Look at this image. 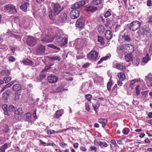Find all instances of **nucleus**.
<instances>
[{"mask_svg": "<svg viewBox=\"0 0 152 152\" xmlns=\"http://www.w3.org/2000/svg\"><path fill=\"white\" fill-rule=\"evenodd\" d=\"M62 114L61 113V111L60 110H57L56 111L55 113V117L56 118H58L61 116Z\"/></svg>", "mask_w": 152, "mask_h": 152, "instance_id": "nucleus-49", "label": "nucleus"}, {"mask_svg": "<svg viewBox=\"0 0 152 152\" xmlns=\"http://www.w3.org/2000/svg\"><path fill=\"white\" fill-rule=\"evenodd\" d=\"M90 151H94V152H96L97 151V149L96 147L94 146H91L90 148Z\"/></svg>", "mask_w": 152, "mask_h": 152, "instance_id": "nucleus-60", "label": "nucleus"}, {"mask_svg": "<svg viewBox=\"0 0 152 152\" xmlns=\"http://www.w3.org/2000/svg\"><path fill=\"white\" fill-rule=\"evenodd\" d=\"M102 2V0H93L91 3L94 5H97L101 4Z\"/></svg>", "mask_w": 152, "mask_h": 152, "instance_id": "nucleus-39", "label": "nucleus"}, {"mask_svg": "<svg viewBox=\"0 0 152 152\" xmlns=\"http://www.w3.org/2000/svg\"><path fill=\"white\" fill-rule=\"evenodd\" d=\"M150 59L151 58L149 57V54L147 53L145 56L142 58V61L145 63H147Z\"/></svg>", "mask_w": 152, "mask_h": 152, "instance_id": "nucleus-32", "label": "nucleus"}, {"mask_svg": "<svg viewBox=\"0 0 152 152\" xmlns=\"http://www.w3.org/2000/svg\"><path fill=\"white\" fill-rule=\"evenodd\" d=\"M26 120L30 122L31 121L32 116L31 114L30 113H26L24 116Z\"/></svg>", "mask_w": 152, "mask_h": 152, "instance_id": "nucleus-28", "label": "nucleus"}, {"mask_svg": "<svg viewBox=\"0 0 152 152\" xmlns=\"http://www.w3.org/2000/svg\"><path fill=\"white\" fill-rule=\"evenodd\" d=\"M92 96L90 94H88L86 95V98L88 101H90L91 100Z\"/></svg>", "mask_w": 152, "mask_h": 152, "instance_id": "nucleus-57", "label": "nucleus"}, {"mask_svg": "<svg viewBox=\"0 0 152 152\" xmlns=\"http://www.w3.org/2000/svg\"><path fill=\"white\" fill-rule=\"evenodd\" d=\"M139 59H136L134 60L133 62V64L135 66H137L139 64Z\"/></svg>", "mask_w": 152, "mask_h": 152, "instance_id": "nucleus-55", "label": "nucleus"}, {"mask_svg": "<svg viewBox=\"0 0 152 152\" xmlns=\"http://www.w3.org/2000/svg\"><path fill=\"white\" fill-rule=\"evenodd\" d=\"M22 62L25 65H29L33 66L34 65V62L28 59H23L22 61Z\"/></svg>", "mask_w": 152, "mask_h": 152, "instance_id": "nucleus-23", "label": "nucleus"}, {"mask_svg": "<svg viewBox=\"0 0 152 152\" xmlns=\"http://www.w3.org/2000/svg\"><path fill=\"white\" fill-rule=\"evenodd\" d=\"M55 131L53 130H48L47 131V133L48 134H52L55 133Z\"/></svg>", "mask_w": 152, "mask_h": 152, "instance_id": "nucleus-58", "label": "nucleus"}, {"mask_svg": "<svg viewBox=\"0 0 152 152\" xmlns=\"http://www.w3.org/2000/svg\"><path fill=\"white\" fill-rule=\"evenodd\" d=\"M37 42V40L36 38L31 36H29L27 39V44L28 46H33L36 44Z\"/></svg>", "mask_w": 152, "mask_h": 152, "instance_id": "nucleus-8", "label": "nucleus"}, {"mask_svg": "<svg viewBox=\"0 0 152 152\" xmlns=\"http://www.w3.org/2000/svg\"><path fill=\"white\" fill-rule=\"evenodd\" d=\"M8 148V144L7 143L2 145L0 148V152H5V150Z\"/></svg>", "mask_w": 152, "mask_h": 152, "instance_id": "nucleus-33", "label": "nucleus"}, {"mask_svg": "<svg viewBox=\"0 0 152 152\" xmlns=\"http://www.w3.org/2000/svg\"><path fill=\"white\" fill-rule=\"evenodd\" d=\"M98 144L102 148L107 147L108 145L104 141H102L98 142Z\"/></svg>", "mask_w": 152, "mask_h": 152, "instance_id": "nucleus-30", "label": "nucleus"}, {"mask_svg": "<svg viewBox=\"0 0 152 152\" xmlns=\"http://www.w3.org/2000/svg\"><path fill=\"white\" fill-rule=\"evenodd\" d=\"M132 46L131 45L126 44L122 45L121 46H120L119 48V49L120 50L124 49L129 52L130 48H132Z\"/></svg>", "mask_w": 152, "mask_h": 152, "instance_id": "nucleus-16", "label": "nucleus"}, {"mask_svg": "<svg viewBox=\"0 0 152 152\" xmlns=\"http://www.w3.org/2000/svg\"><path fill=\"white\" fill-rule=\"evenodd\" d=\"M85 25V22L83 19L82 18H79L76 23V26L77 27L81 28H83Z\"/></svg>", "mask_w": 152, "mask_h": 152, "instance_id": "nucleus-14", "label": "nucleus"}, {"mask_svg": "<svg viewBox=\"0 0 152 152\" xmlns=\"http://www.w3.org/2000/svg\"><path fill=\"white\" fill-rule=\"evenodd\" d=\"M48 69L46 67L40 72L39 77L41 79H44L46 76V74H47L46 73L48 72Z\"/></svg>", "mask_w": 152, "mask_h": 152, "instance_id": "nucleus-22", "label": "nucleus"}, {"mask_svg": "<svg viewBox=\"0 0 152 152\" xmlns=\"http://www.w3.org/2000/svg\"><path fill=\"white\" fill-rule=\"evenodd\" d=\"M63 90L61 86H59L57 87L56 90L53 91L54 93H58L64 91Z\"/></svg>", "mask_w": 152, "mask_h": 152, "instance_id": "nucleus-41", "label": "nucleus"}, {"mask_svg": "<svg viewBox=\"0 0 152 152\" xmlns=\"http://www.w3.org/2000/svg\"><path fill=\"white\" fill-rule=\"evenodd\" d=\"M129 132V129L128 128H125L123 130V133L125 135L127 134Z\"/></svg>", "mask_w": 152, "mask_h": 152, "instance_id": "nucleus-46", "label": "nucleus"}, {"mask_svg": "<svg viewBox=\"0 0 152 152\" xmlns=\"http://www.w3.org/2000/svg\"><path fill=\"white\" fill-rule=\"evenodd\" d=\"M67 19V15L65 13H62L59 18L58 20L61 23L64 22Z\"/></svg>", "mask_w": 152, "mask_h": 152, "instance_id": "nucleus-17", "label": "nucleus"}, {"mask_svg": "<svg viewBox=\"0 0 152 152\" xmlns=\"http://www.w3.org/2000/svg\"><path fill=\"white\" fill-rule=\"evenodd\" d=\"M53 37L50 34H48L41 39L42 43H47L52 42L53 40Z\"/></svg>", "mask_w": 152, "mask_h": 152, "instance_id": "nucleus-11", "label": "nucleus"}, {"mask_svg": "<svg viewBox=\"0 0 152 152\" xmlns=\"http://www.w3.org/2000/svg\"><path fill=\"white\" fill-rule=\"evenodd\" d=\"M60 146L63 148H66L67 146V145L66 144L63 142H61L59 143Z\"/></svg>", "mask_w": 152, "mask_h": 152, "instance_id": "nucleus-54", "label": "nucleus"}, {"mask_svg": "<svg viewBox=\"0 0 152 152\" xmlns=\"http://www.w3.org/2000/svg\"><path fill=\"white\" fill-rule=\"evenodd\" d=\"M45 50V46L40 44L37 45L36 50V53L37 55H41L44 53Z\"/></svg>", "mask_w": 152, "mask_h": 152, "instance_id": "nucleus-6", "label": "nucleus"}, {"mask_svg": "<svg viewBox=\"0 0 152 152\" xmlns=\"http://www.w3.org/2000/svg\"><path fill=\"white\" fill-rule=\"evenodd\" d=\"M113 67L121 71H123L126 69V66L122 63H118L116 61L113 62Z\"/></svg>", "mask_w": 152, "mask_h": 152, "instance_id": "nucleus-10", "label": "nucleus"}, {"mask_svg": "<svg viewBox=\"0 0 152 152\" xmlns=\"http://www.w3.org/2000/svg\"><path fill=\"white\" fill-rule=\"evenodd\" d=\"M97 41L102 44L104 43L103 38L101 36H98Z\"/></svg>", "mask_w": 152, "mask_h": 152, "instance_id": "nucleus-47", "label": "nucleus"}, {"mask_svg": "<svg viewBox=\"0 0 152 152\" xmlns=\"http://www.w3.org/2000/svg\"><path fill=\"white\" fill-rule=\"evenodd\" d=\"M22 115H20L14 113V118H15L16 120H19L21 119V117Z\"/></svg>", "mask_w": 152, "mask_h": 152, "instance_id": "nucleus-44", "label": "nucleus"}, {"mask_svg": "<svg viewBox=\"0 0 152 152\" xmlns=\"http://www.w3.org/2000/svg\"><path fill=\"white\" fill-rule=\"evenodd\" d=\"M138 81H140V80L138 79H134L132 80L130 83V86H133L134 83Z\"/></svg>", "mask_w": 152, "mask_h": 152, "instance_id": "nucleus-51", "label": "nucleus"}, {"mask_svg": "<svg viewBox=\"0 0 152 152\" xmlns=\"http://www.w3.org/2000/svg\"><path fill=\"white\" fill-rule=\"evenodd\" d=\"M55 37L56 42L61 46L65 45L67 43L66 35L62 32L57 31Z\"/></svg>", "mask_w": 152, "mask_h": 152, "instance_id": "nucleus-1", "label": "nucleus"}, {"mask_svg": "<svg viewBox=\"0 0 152 152\" xmlns=\"http://www.w3.org/2000/svg\"><path fill=\"white\" fill-rule=\"evenodd\" d=\"M98 53L95 50L91 51L88 54L87 56L88 58L93 61H95L96 60Z\"/></svg>", "mask_w": 152, "mask_h": 152, "instance_id": "nucleus-7", "label": "nucleus"}, {"mask_svg": "<svg viewBox=\"0 0 152 152\" xmlns=\"http://www.w3.org/2000/svg\"><path fill=\"white\" fill-rule=\"evenodd\" d=\"M23 112L22 108H19L17 110H15V113L21 116L23 115Z\"/></svg>", "mask_w": 152, "mask_h": 152, "instance_id": "nucleus-38", "label": "nucleus"}, {"mask_svg": "<svg viewBox=\"0 0 152 152\" xmlns=\"http://www.w3.org/2000/svg\"><path fill=\"white\" fill-rule=\"evenodd\" d=\"M2 108L4 111V113L5 115H7V114L5 112H9V108L7 106L6 104H4L2 105Z\"/></svg>", "mask_w": 152, "mask_h": 152, "instance_id": "nucleus-34", "label": "nucleus"}, {"mask_svg": "<svg viewBox=\"0 0 152 152\" xmlns=\"http://www.w3.org/2000/svg\"><path fill=\"white\" fill-rule=\"evenodd\" d=\"M111 15V13L109 11H107L106 13L104 15V17L105 18H107V17L110 16Z\"/></svg>", "mask_w": 152, "mask_h": 152, "instance_id": "nucleus-59", "label": "nucleus"}, {"mask_svg": "<svg viewBox=\"0 0 152 152\" xmlns=\"http://www.w3.org/2000/svg\"><path fill=\"white\" fill-rule=\"evenodd\" d=\"M58 79V77L54 75L49 76L48 77V81L50 83H55L57 82Z\"/></svg>", "mask_w": 152, "mask_h": 152, "instance_id": "nucleus-18", "label": "nucleus"}, {"mask_svg": "<svg viewBox=\"0 0 152 152\" xmlns=\"http://www.w3.org/2000/svg\"><path fill=\"white\" fill-rule=\"evenodd\" d=\"M122 37L124 40L128 42H130L131 40L130 35L128 33L124 34L122 36Z\"/></svg>", "mask_w": 152, "mask_h": 152, "instance_id": "nucleus-24", "label": "nucleus"}, {"mask_svg": "<svg viewBox=\"0 0 152 152\" xmlns=\"http://www.w3.org/2000/svg\"><path fill=\"white\" fill-rule=\"evenodd\" d=\"M140 87V86L139 85H137L136 87V93L137 96L139 95L140 94V89H139Z\"/></svg>", "mask_w": 152, "mask_h": 152, "instance_id": "nucleus-48", "label": "nucleus"}, {"mask_svg": "<svg viewBox=\"0 0 152 152\" xmlns=\"http://www.w3.org/2000/svg\"><path fill=\"white\" fill-rule=\"evenodd\" d=\"M19 98L20 95L18 93L15 94L14 99V101L15 102L19 100Z\"/></svg>", "mask_w": 152, "mask_h": 152, "instance_id": "nucleus-56", "label": "nucleus"}, {"mask_svg": "<svg viewBox=\"0 0 152 152\" xmlns=\"http://www.w3.org/2000/svg\"><path fill=\"white\" fill-rule=\"evenodd\" d=\"M85 107L86 110L88 112L90 110V107L89 103L88 102H85Z\"/></svg>", "mask_w": 152, "mask_h": 152, "instance_id": "nucleus-53", "label": "nucleus"}, {"mask_svg": "<svg viewBox=\"0 0 152 152\" xmlns=\"http://www.w3.org/2000/svg\"><path fill=\"white\" fill-rule=\"evenodd\" d=\"M48 58L49 59L50 61H60L61 60L60 57L57 56L48 57Z\"/></svg>", "mask_w": 152, "mask_h": 152, "instance_id": "nucleus-29", "label": "nucleus"}, {"mask_svg": "<svg viewBox=\"0 0 152 152\" xmlns=\"http://www.w3.org/2000/svg\"><path fill=\"white\" fill-rule=\"evenodd\" d=\"M11 77L7 76L5 77L4 78V81L6 83H7L10 81L11 80Z\"/></svg>", "mask_w": 152, "mask_h": 152, "instance_id": "nucleus-50", "label": "nucleus"}, {"mask_svg": "<svg viewBox=\"0 0 152 152\" xmlns=\"http://www.w3.org/2000/svg\"><path fill=\"white\" fill-rule=\"evenodd\" d=\"M97 10V7L93 6H90L87 7L86 11L87 12H94Z\"/></svg>", "mask_w": 152, "mask_h": 152, "instance_id": "nucleus-27", "label": "nucleus"}, {"mask_svg": "<svg viewBox=\"0 0 152 152\" xmlns=\"http://www.w3.org/2000/svg\"><path fill=\"white\" fill-rule=\"evenodd\" d=\"M105 28L104 26L102 25H99L98 28V30L100 34H103Z\"/></svg>", "mask_w": 152, "mask_h": 152, "instance_id": "nucleus-36", "label": "nucleus"}, {"mask_svg": "<svg viewBox=\"0 0 152 152\" xmlns=\"http://www.w3.org/2000/svg\"><path fill=\"white\" fill-rule=\"evenodd\" d=\"M1 74L4 75H7L10 74V72L8 70H3L1 72Z\"/></svg>", "mask_w": 152, "mask_h": 152, "instance_id": "nucleus-42", "label": "nucleus"}, {"mask_svg": "<svg viewBox=\"0 0 152 152\" xmlns=\"http://www.w3.org/2000/svg\"><path fill=\"white\" fill-rule=\"evenodd\" d=\"M13 90L16 92H21V86L19 84H16L13 86L12 87Z\"/></svg>", "mask_w": 152, "mask_h": 152, "instance_id": "nucleus-21", "label": "nucleus"}, {"mask_svg": "<svg viewBox=\"0 0 152 152\" xmlns=\"http://www.w3.org/2000/svg\"><path fill=\"white\" fill-rule=\"evenodd\" d=\"M85 4V2L84 1H81L76 2L72 6V8L74 10L78 9L84 6Z\"/></svg>", "mask_w": 152, "mask_h": 152, "instance_id": "nucleus-13", "label": "nucleus"}, {"mask_svg": "<svg viewBox=\"0 0 152 152\" xmlns=\"http://www.w3.org/2000/svg\"><path fill=\"white\" fill-rule=\"evenodd\" d=\"M75 48L77 50H79L83 46V41L81 39H77V41L75 42Z\"/></svg>", "mask_w": 152, "mask_h": 152, "instance_id": "nucleus-15", "label": "nucleus"}, {"mask_svg": "<svg viewBox=\"0 0 152 152\" xmlns=\"http://www.w3.org/2000/svg\"><path fill=\"white\" fill-rule=\"evenodd\" d=\"M105 37L107 39H110L112 37L113 34L109 30H107L105 33Z\"/></svg>", "mask_w": 152, "mask_h": 152, "instance_id": "nucleus-25", "label": "nucleus"}, {"mask_svg": "<svg viewBox=\"0 0 152 152\" xmlns=\"http://www.w3.org/2000/svg\"><path fill=\"white\" fill-rule=\"evenodd\" d=\"M145 80L146 81H151L152 80V78L151 77H149L148 76H146Z\"/></svg>", "mask_w": 152, "mask_h": 152, "instance_id": "nucleus-61", "label": "nucleus"}, {"mask_svg": "<svg viewBox=\"0 0 152 152\" xmlns=\"http://www.w3.org/2000/svg\"><path fill=\"white\" fill-rule=\"evenodd\" d=\"M9 112L5 113L7 114V115L9 116L12 115V113L15 112L16 108L12 105H9Z\"/></svg>", "mask_w": 152, "mask_h": 152, "instance_id": "nucleus-20", "label": "nucleus"}, {"mask_svg": "<svg viewBox=\"0 0 152 152\" xmlns=\"http://www.w3.org/2000/svg\"><path fill=\"white\" fill-rule=\"evenodd\" d=\"M119 79L121 81L124 80L125 79V75L123 72H120L118 75Z\"/></svg>", "mask_w": 152, "mask_h": 152, "instance_id": "nucleus-31", "label": "nucleus"}, {"mask_svg": "<svg viewBox=\"0 0 152 152\" xmlns=\"http://www.w3.org/2000/svg\"><path fill=\"white\" fill-rule=\"evenodd\" d=\"M113 84V83L112 81H110L109 82L107 85V88L108 91H110L111 90V86Z\"/></svg>", "mask_w": 152, "mask_h": 152, "instance_id": "nucleus-52", "label": "nucleus"}, {"mask_svg": "<svg viewBox=\"0 0 152 152\" xmlns=\"http://www.w3.org/2000/svg\"><path fill=\"white\" fill-rule=\"evenodd\" d=\"M89 64L88 63H86L83 65L82 67L83 68H87L89 66Z\"/></svg>", "mask_w": 152, "mask_h": 152, "instance_id": "nucleus-63", "label": "nucleus"}, {"mask_svg": "<svg viewBox=\"0 0 152 152\" xmlns=\"http://www.w3.org/2000/svg\"><path fill=\"white\" fill-rule=\"evenodd\" d=\"M125 59L127 62H129L132 61L133 56L131 54L128 53L125 56Z\"/></svg>", "mask_w": 152, "mask_h": 152, "instance_id": "nucleus-26", "label": "nucleus"}, {"mask_svg": "<svg viewBox=\"0 0 152 152\" xmlns=\"http://www.w3.org/2000/svg\"><path fill=\"white\" fill-rule=\"evenodd\" d=\"M152 1L151 0H148L147 2V5L149 7L152 5Z\"/></svg>", "mask_w": 152, "mask_h": 152, "instance_id": "nucleus-64", "label": "nucleus"}, {"mask_svg": "<svg viewBox=\"0 0 152 152\" xmlns=\"http://www.w3.org/2000/svg\"><path fill=\"white\" fill-rule=\"evenodd\" d=\"M11 93L10 90H7L5 91L4 93L3 94V96L5 97L6 96V98L8 96H9L10 95Z\"/></svg>", "mask_w": 152, "mask_h": 152, "instance_id": "nucleus-43", "label": "nucleus"}, {"mask_svg": "<svg viewBox=\"0 0 152 152\" xmlns=\"http://www.w3.org/2000/svg\"><path fill=\"white\" fill-rule=\"evenodd\" d=\"M108 120L107 118H101L99 119L98 122L102 124V127L105 128V126L107 125V121Z\"/></svg>", "mask_w": 152, "mask_h": 152, "instance_id": "nucleus-19", "label": "nucleus"}, {"mask_svg": "<svg viewBox=\"0 0 152 152\" xmlns=\"http://www.w3.org/2000/svg\"><path fill=\"white\" fill-rule=\"evenodd\" d=\"M24 3L21 5L20 8L23 11L26 12L27 9L30 7L29 0H24Z\"/></svg>", "mask_w": 152, "mask_h": 152, "instance_id": "nucleus-9", "label": "nucleus"}, {"mask_svg": "<svg viewBox=\"0 0 152 152\" xmlns=\"http://www.w3.org/2000/svg\"><path fill=\"white\" fill-rule=\"evenodd\" d=\"M53 12H49V16L50 18L52 19L53 17L58 15L64 9L63 7H61V5L58 3H55L54 4L53 8Z\"/></svg>", "mask_w": 152, "mask_h": 152, "instance_id": "nucleus-2", "label": "nucleus"}, {"mask_svg": "<svg viewBox=\"0 0 152 152\" xmlns=\"http://www.w3.org/2000/svg\"><path fill=\"white\" fill-rule=\"evenodd\" d=\"M4 10L10 14H15L17 12L16 7L11 4L5 5Z\"/></svg>", "mask_w": 152, "mask_h": 152, "instance_id": "nucleus-5", "label": "nucleus"}, {"mask_svg": "<svg viewBox=\"0 0 152 152\" xmlns=\"http://www.w3.org/2000/svg\"><path fill=\"white\" fill-rule=\"evenodd\" d=\"M12 37H14L16 39H18L20 38V36L19 35H16L13 34Z\"/></svg>", "mask_w": 152, "mask_h": 152, "instance_id": "nucleus-62", "label": "nucleus"}, {"mask_svg": "<svg viewBox=\"0 0 152 152\" xmlns=\"http://www.w3.org/2000/svg\"><path fill=\"white\" fill-rule=\"evenodd\" d=\"M92 106L93 107L94 109L96 111V112L97 110L98 109V108L99 107V104L97 103H96V104H93Z\"/></svg>", "mask_w": 152, "mask_h": 152, "instance_id": "nucleus-45", "label": "nucleus"}, {"mask_svg": "<svg viewBox=\"0 0 152 152\" xmlns=\"http://www.w3.org/2000/svg\"><path fill=\"white\" fill-rule=\"evenodd\" d=\"M47 46L49 47H50L56 50V52L60 50V48H59L57 47L52 44H48L47 45Z\"/></svg>", "mask_w": 152, "mask_h": 152, "instance_id": "nucleus-35", "label": "nucleus"}, {"mask_svg": "<svg viewBox=\"0 0 152 152\" xmlns=\"http://www.w3.org/2000/svg\"><path fill=\"white\" fill-rule=\"evenodd\" d=\"M142 22L134 20L132 21L130 23L127 25V26L131 31H134L140 28Z\"/></svg>", "mask_w": 152, "mask_h": 152, "instance_id": "nucleus-3", "label": "nucleus"}, {"mask_svg": "<svg viewBox=\"0 0 152 152\" xmlns=\"http://www.w3.org/2000/svg\"><path fill=\"white\" fill-rule=\"evenodd\" d=\"M110 58V57L108 56H106L104 57H103L101 58L100 60L98 62L97 64H101L103 61H105L108 59Z\"/></svg>", "mask_w": 152, "mask_h": 152, "instance_id": "nucleus-37", "label": "nucleus"}, {"mask_svg": "<svg viewBox=\"0 0 152 152\" xmlns=\"http://www.w3.org/2000/svg\"><path fill=\"white\" fill-rule=\"evenodd\" d=\"M137 32L142 34H144L147 37H150L151 35V29L149 26H141Z\"/></svg>", "mask_w": 152, "mask_h": 152, "instance_id": "nucleus-4", "label": "nucleus"}, {"mask_svg": "<svg viewBox=\"0 0 152 152\" xmlns=\"http://www.w3.org/2000/svg\"><path fill=\"white\" fill-rule=\"evenodd\" d=\"M80 15V12L76 10H73L70 13V16L72 19L77 18Z\"/></svg>", "mask_w": 152, "mask_h": 152, "instance_id": "nucleus-12", "label": "nucleus"}, {"mask_svg": "<svg viewBox=\"0 0 152 152\" xmlns=\"http://www.w3.org/2000/svg\"><path fill=\"white\" fill-rule=\"evenodd\" d=\"M4 36L6 38H9L10 37H12L13 33L11 32H7L6 33H3Z\"/></svg>", "mask_w": 152, "mask_h": 152, "instance_id": "nucleus-40", "label": "nucleus"}]
</instances>
